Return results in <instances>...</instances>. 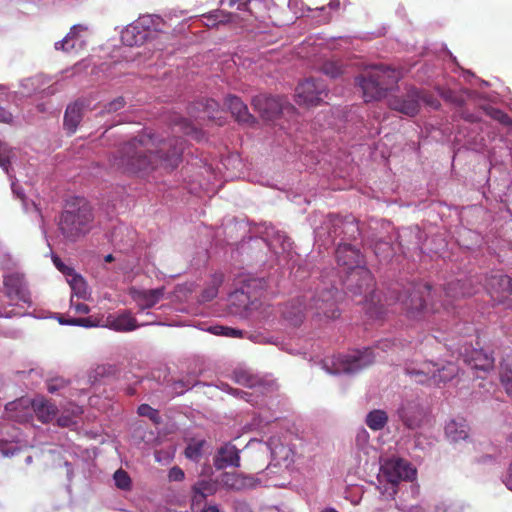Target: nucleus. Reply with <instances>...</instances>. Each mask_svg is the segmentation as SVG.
<instances>
[{"label": "nucleus", "mask_w": 512, "mask_h": 512, "mask_svg": "<svg viewBox=\"0 0 512 512\" xmlns=\"http://www.w3.org/2000/svg\"><path fill=\"white\" fill-rule=\"evenodd\" d=\"M394 342L391 340L380 341L375 349L365 347L362 350H353L344 355L327 357L320 363L321 368L331 375L354 374L369 366L378 356V350L386 351Z\"/></svg>", "instance_id": "20e7f679"}, {"label": "nucleus", "mask_w": 512, "mask_h": 512, "mask_svg": "<svg viewBox=\"0 0 512 512\" xmlns=\"http://www.w3.org/2000/svg\"><path fill=\"white\" fill-rule=\"evenodd\" d=\"M488 113L494 120L498 121L499 123L508 127H512V118L504 111L491 108Z\"/></svg>", "instance_id": "09e8293b"}, {"label": "nucleus", "mask_w": 512, "mask_h": 512, "mask_svg": "<svg viewBox=\"0 0 512 512\" xmlns=\"http://www.w3.org/2000/svg\"><path fill=\"white\" fill-rule=\"evenodd\" d=\"M405 371L417 383L439 385L452 380L458 369L453 363L440 365L433 362H424L419 367L408 366Z\"/></svg>", "instance_id": "9b49d317"}, {"label": "nucleus", "mask_w": 512, "mask_h": 512, "mask_svg": "<svg viewBox=\"0 0 512 512\" xmlns=\"http://www.w3.org/2000/svg\"><path fill=\"white\" fill-rule=\"evenodd\" d=\"M424 103L433 109H438L440 107V102L434 98L432 95H428L421 91L420 104Z\"/></svg>", "instance_id": "052dcab7"}, {"label": "nucleus", "mask_w": 512, "mask_h": 512, "mask_svg": "<svg viewBox=\"0 0 512 512\" xmlns=\"http://www.w3.org/2000/svg\"><path fill=\"white\" fill-rule=\"evenodd\" d=\"M336 294L337 289L334 286L323 287L319 282L314 290L305 291L288 301L282 309V316L294 327L300 326L309 312L318 319H336L340 316L339 308L336 306Z\"/></svg>", "instance_id": "7ed1b4c3"}, {"label": "nucleus", "mask_w": 512, "mask_h": 512, "mask_svg": "<svg viewBox=\"0 0 512 512\" xmlns=\"http://www.w3.org/2000/svg\"><path fill=\"white\" fill-rule=\"evenodd\" d=\"M111 241L114 244H119L121 242L124 243V249H128L133 246L135 241V232L132 230H129L124 225L117 226L112 234H111Z\"/></svg>", "instance_id": "c9c22d12"}, {"label": "nucleus", "mask_w": 512, "mask_h": 512, "mask_svg": "<svg viewBox=\"0 0 512 512\" xmlns=\"http://www.w3.org/2000/svg\"><path fill=\"white\" fill-rule=\"evenodd\" d=\"M314 68L330 78H337L343 72V65L334 57H327L323 54L314 64Z\"/></svg>", "instance_id": "473e14b6"}, {"label": "nucleus", "mask_w": 512, "mask_h": 512, "mask_svg": "<svg viewBox=\"0 0 512 512\" xmlns=\"http://www.w3.org/2000/svg\"><path fill=\"white\" fill-rule=\"evenodd\" d=\"M83 116V103L76 101L69 104L64 114V129L69 133L73 134L76 132L79 123Z\"/></svg>", "instance_id": "7c9ffc66"}, {"label": "nucleus", "mask_w": 512, "mask_h": 512, "mask_svg": "<svg viewBox=\"0 0 512 512\" xmlns=\"http://www.w3.org/2000/svg\"><path fill=\"white\" fill-rule=\"evenodd\" d=\"M113 480L115 486L120 490L129 491L132 487V480L129 474L121 468L114 472Z\"/></svg>", "instance_id": "79ce46f5"}, {"label": "nucleus", "mask_w": 512, "mask_h": 512, "mask_svg": "<svg viewBox=\"0 0 512 512\" xmlns=\"http://www.w3.org/2000/svg\"><path fill=\"white\" fill-rule=\"evenodd\" d=\"M150 34H121L122 42L127 46L143 43Z\"/></svg>", "instance_id": "3c124183"}, {"label": "nucleus", "mask_w": 512, "mask_h": 512, "mask_svg": "<svg viewBox=\"0 0 512 512\" xmlns=\"http://www.w3.org/2000/svg\"><path fill=\"white\" fill-rule=\"evenodd\" d=\"M232 379L239 385L252 389L253 391H243L231 387L227 383H221L220 389L250 403L252 406L260 405L259 394L266 395L275 390L276 384L273 381L264 380L250 368L239 366L232 372Z\"/></svg>", "instance_id": "0eeeda50"}, {"label": "nucleus", "mask_w": 512, "mask_h": 512, "mask_svg": "<svg viewBox=\"0 0 512 512\" xmlns=\"http://www.w3.org/2000/svg\"><path fill=\"white\" fill-rule=\"evenodd\" d=\"M184 478H185V473L180 467L173 466L172 468L169 469V472H168L169 481L180 482V481H183Z\"/></svg>", "instance_id": "6e6d98bb"}, {"label": "nucleus", "mask_w": 512, "mask_h": 512, "mask_svg": "<svg viewBox=\"0 0 512 512\" xmlns=\"http://www.w3.org/2000/svg\"><path fill=\"white\" fill-rule=\"evenodd\" d=\"M401 76L399 70L379 64L367 67L355 80L362 91L364 101L371 102L386 97L387 92L397 85Z\"/></svg>", "instance_id": "39448f33"}, {"label": "nucleus", "mask_w": 512, "mask_h": 512, "mask_svg": "<svg viewBox=\"0 0 512 512\" xmlns=\"http://www.w3.org/2000/svg\"><path fill=\"white\" fill-rule=\"evenodd\" d=\"M221 3L229 7L236 6L237 10L246 12L248 17L243 18L245 21H249V17H254L260 22L273 18L272 15L267 14L265 0H222Z\"/></svg>", "instance_id": "dca6fc26"}, {"label": "nucleus", "mask_w": 512, "mask_h": 512, "mask_svg": "<svg viewBox=\"0 0 512 512\" xmlns=\"http://www.w3.org/2000/svg\"><path fill=\"white\" fill-rule=\"evenodd\" d=\"M360 236L358 223L352 215L340 217L336 214H329L321 227L315 230L316 242L327 248L334 244L337 238L341 240H355Z\"/></svg>", "instance_id": "6e6552de"}, {"label": "nucleus", "mask_w": 512, "mask_h": 512, "mask_svg": "<svg viewBox=\"0 0 512 512\" xmlns=\"http://www.w3.org/2000/svg\"><path fill=\"white\" fill-rule=\"evenodd\" d=\"M397 416L407 429L415 430L424 424L427 411L418 400H406L398 407Z\"/></svg>", "instance_id": "2eb2a0df"}, {"label": "nucleus", "mask_w": 512, "mask_h": 512, "mask_svg": "<svg viewBox=\"0 0 512 512\" xmlns=\"http://www.w3.org/2000/svg\"><path fill=\"white\" fill-rule=\"evenodd\" d=\"M268 250L275 256L278 263L292 259V242L284 232L269 227L265 231V237L260 238Z\"/></svg>", "instance_id": "ddd939ff"}, {"label": "nucleus", "mask_w": 512, "mask_h": 512, "mask_svg": "<svg viewBox=\"0 0 512 512\" xmlns=\"http://www.w3.org/2000/svg\"><path fill=\"white\" fill-rule=\"evenodd\" d=\"M225 104L239 123L247 125L254 123V117L249 113L246 104L239 97L229 95L226 97Z\"/></svg>", "instance_id": "cd10ccee"}, {"label": "nucleus", "mask_w": 512, "mask_h": 512, "mask_svg": "<svg viewBox=\"0 0 512 512\" xmlns=\"http://www.w3.org/2000/svg\"><path fill=\"white\" fill-rule=\"evenodd\" d=\"M476 277H466L448 282L444 287L445 297L450 300H456L472 296L480 290Z\"/></svg>", "instance_id": "6ab92c4d"}, {"label": "nucleus", "mask_w": 512, "mask_h": 512, "mask_svg": "<svg viewBox=\"0 0 512 512\" xmlns=\"http://www.w3.org/2000/svg\"><path fill=\"white\" fill-rule=\"evenodd\" d=\"M184 147L181 137L162 139L145 132L124 143L110 165L127 174H146L158 166L174 169L181 161Z\"/></svg>", "instance_id": "f03ea898"}, {"label": "nucleus", "mask_w": 512, "mask_h": 512, "mask_svg": "<svg viewBox=\"0 0 512 512\" xmlns=\"http://www.w3.org/2000/svg\"><path fill=\"white\" fill-rule=\"evenodd\" d=\"M81 34H66V36L55 43L56 50H63L65 52L78 51L83 46V40L80 37Z\"/></svg>", "instance_id": "e433bc0d"}, {"label": "nucleus", "mask_w": 512, "mask_h": 512, "mask_svg": "<svg viewBox=\"0 0 512 512\" xmlns=\"http://www.w3.org/2000/svg\"><path fill=\"white\" fill-rule=\"evenodd\" d=\"M72 296H76L78 299H85L87 297V289L84 279L77 274H74L69 280Z\"/></svg>", "instance_id": "a19ab883"}, {"label": "nucleus", "mask_w": 512, "mask_h": 512, "mask_svg": "<svg viewBox=\"0 0 512 512\" xmlns=\"http://www.w3.org/2000/svg\"><path fill=\"white\" fill-rule=\"evenodd\" d=\"M198 511H201V512H220L218 506L216 504H210V505H205V506H201L200 509H198Z\"/></svg>", "instance_id": "774afa93"}, {"label": "nucleus", "mask_w": 512, "mask_h": 512, "mask_svg": "<svg viewBox=\"0 0 512 512\" xmlns=\"http://www.w3.org/2000/svg\"><path fill=\"white\" fill-rule=\"evenodd\" d=\"M388 423V415L384 410L374 409L365 417V424L373 431L382 430Z\"/></svg>", "instance_id": "f704fd0d"}, {"label": "nucleus", "mask_w": 512, "mask_h": 512, "mask_svg": "<svg viewBox=\"0 0 512 512\" xmlns=\"http://www.w3.org/2000/svg\"><path fill=\"white\" fill-rule=\"evenodd\" d=\"M57 424L60 427H71L76 424V421L70 415H60L57 418Z\"/></svg>", "instance_id": "e2e57ef3"}, {"label": "nucleus", "mask_w": 512, "mask_h": 512, "mask_svg": "<svg viewBox=\"0 0 512 512\" xmlns=\"http://www.w3.org/2000/svg\"><path fill=\"white\" fill-rule=\"evenodd\" d=\"M464 361L474 370L489 372L494 368L495 359L491 352L483 349H472L464 356Z\"/></svg>", "instance_id": "a878e982"}, {"label": "nucleus", "mask_w": 512, "mask_h": 512, "mask_svg": "<svg viewBox=\"0 0 512 512\" xmlns=\"http://www.w3.org/2000/svg\"><path fill=\"white\" fill-rule=\"evenodd\" d=\"M435 512H463V506L458 502L443 500L435 506Z\"/></svg>", "instance_id": "49530a36"}, {"label": "nucleus", "mask_w": 512, "mask_h": 512, "mask_svg": "<svg viewBox=\"0 0 512 512\" xmlns=\"http://www.w3.org/2000/svg\"><path fill=\"white\" fill-rule=\"evenodd\" d=\"M92 220L90 206L83 204L77 210H65L61 214L59 230L67 240L75 241L90 230Z\"/></svg>", "instance_id": "9d476101"}, {"label": "nucleus", "mask_w": 512, "mask_h": 512, "mask_svg": "<svg viewBox=\"0 0 512 512\" xmlns=\"http://www.w3.org/2000/svg\"><path fill=\"white\" fill-rule=\"evenodd\" d=\"M105 326L119 332L132 331L138 327L136 319L127 310L109 314L106 317Z\"/></svg>", "instance_id": "bb28decb"}, {"label": "nucleus", "mask_w": 512, "mask_h": 512, "mask_svg": "<svg viewBox=\"0 0 512 512\" xmlns=\"http://www.w3.org/2000/svg\"><path fill=\"white\" fill-rule=\"evenodd\" d=\"M267 281L264 278H248L240 289H237L230 295L232 302L235 300L241 302L246 311H259L263 306L261 299H266Z\"/></svg>", "instance_id": "f8f14e48"}, {"label": "nucleus", "mask_w": 512, "mask_h": 512, "mask_svg": "<svg viewBox=\"0 0 512 512\" xmlns=\"http://www.w3.org/2000/svg\"><path fill=\"white\" fill-rule=\"evenodd\" d=\"M206 445V441L203 439L191 440L185 448V456L191 461L199 462L203 456V448Z\"/></svg>", "instance_id": "4c0bfd02"}, {"label": "nucleus", "mask_w": 512, "mask_h": 512, "mask_svg": "<svg viewBox=\"0 0 512 512\" xmlns=\"http://www.w3.org/2000/svg\"><path fill=\"white\" fill-rule=\"evenodd\" d=\"M338 269L324 272L321 277L323 287L337 289L336 301L340 296L338 285L345 287L353 295L362 296L358 302L363 304L371 317L382 318L388 310L385 306L398 304L405 316L410 320H425L430 313H437L440 307L447 309L445 304L438 306L427 301L432 300V288L427 283H411L403 290L393 287L384 301L376 293L374 278L363 265L360 250L350 243L340 242L335 250Z\"/></svg>", "instance_id": "f257e3e1"}, {"label": "nucleus", "mask_w": 512, "mask_h": 512, "mask_svg": "<svg viewBox=\"0 0 512 512\" xmlns=\"http://www.w3.org/2000/svg\"><path fill=\"white\" fill-rule=\"evenodd\" d=\"M125 101L123 97H118L108 104L105 105L104 109L102 110V113H112L117 112L118 110L124 108Z\"/></svg>", "instance_id": "603ef678"}, {"label": "nucleus", "mask_w": 512, "mask_h": 512, "mask_svg": "<svg viewBox=\"0 0 512 512\" xmlns=\"http://www.w3.org/2000/svg\"><path fill=\"white\" fill-rule=\"evenodd\" d=\"M470 427L466 419L458 417L451 419L445 426V434L451 442L466 440L469 437Z\"/></svg>", "instance_id": "c756f323"}, {"label": "nucleus", "mask_w": 512, "mask_h": 512, "mask_svg": "<svg viewBox=\"0 0 512 512\" xmlns=\"http://www.w3.org/2000/svg\"><path fill=\"white\" fill-rule=\"evenodd\" d=\"M65 386V381L63 379H55L50 381L47 384V391L51 394L56 393L58 390Z\"/></svg>", "instance_id": "680f3d73"}, {"label": "nucleus", "mask_w": 512, "mask_h": 512, "mask_svg": "<svg viewBox=\"0 0 512 512\" xmlns=\"http://www.w3.org/2000/svg\"><path fill=\"white\" fill-rule=\"evenodd\" d=\"M273 460L279 462H293L294 451L291 447L280 443L275 438H270L267 442Z\"/></svg>", "instance_id": "72a5a7b5"}, {"label": "nucleus", "mask_w": 512, "mask_h": 512, "mask_svg": "<svg viewBox=\"0 0 512 512\" xmlns=\"http://www.w3.org/2000/svg\"><path fill=\"white\" fill-rule=\"evenodd\" d=\"M163 24L158 15H142L130 26L135 32H162Z\"/></svg>", "instance_id": "2f4dec72"}, {"label": "nucleus", "mask_w": 512, "mask_h": 512, "mask_svg": "<svg viewBox=\"0 0 512 512\" xmlns=\"http://www.w3.org/2000/svg\"><path fill=\"white\" fill-rule=\"evenodd\" d=\"M485 289L492 299L502 302L512 295V279L501 272H494L486 278Z\"/></svg>", "instance_id": "a211bd4d"}, {"label": "nucleus", "mask_w": 512, "mask_h": 512, "mask_svg": "<svg viewBox=\"0 0 512 512\" xmlns=\"http://www.w3.org/2000/svg\"><path fill=\"white\" fill-rule=\"evenodd\" d=\"M223 274L216 273L213 275L211 284L206 287L201 294V301L208 302L213 300L218 295V288L223 282Z\"/></svg>", "instance_id": "58836bf2"}, {"label": "nucleus", "mask_w": 512, "mask_h": 512, "mask_svg": "<svg viewBox=\"0 0 512 512\" xmlns=\"http://www.w3.org/2000/svg\"><path fill=\"white\" fill-rule=\"evenodd\" d=\"M370 435L365 428H359L355 436V444L357 448L368 454L370 449Z\"/></svg>", "instance_id": "c03bdc74"}, {"label": "nucleus", "mask_w": 512, "mask_h": 512, "mask_svg": "<svg viewBox=\"0 0 512 512\" xmlns=\"http://www.w3.org/2000/svg\"><path fill=\"white\" fill-rule=\"evenodd\" d=\"M240 450L231 442L220 446L213 459L216 470H224L229 467H240Z\"/></svg>", "instance_id": "4be33fe9"}, {"label": "nucleus", "mask_w": 512, "mask_h": 512, "mask_svg": "<svg viewBox=\"0 0 512 512\" xmlns=\"http://www.w3.org/2000/svg\"><path fill=\"white\" fill-rule=\"evenodd\" d=\"M70 308L78 314H88L90 312L89 306L79 302L78 300H75L74 296H71Z\"/></svg>", "instance_id": "4d7b16f0"}, {"label": "nucleus", "mask_w": 512, "mask_h": 512, "mask_svg": "<svg viewBox=\"0 0 512 512\" xmlns=\"http://www.w3.org/2000/svg\"><path fill=\"white\" fill-rule=\"evenodd\" d=\"M164 296V288H156L151 290L137 291L133 294L139 312L154 307Z\"/></svg>", "instance_id": "c85d7f7f"}, {"label": "nucleus", "mask_w": 512, "mask_h": 512, "mask_svg": "<svg viewBox=\"0 0 512 512\" xmlns=\"http://www.w3.org/2000/svg\"><path fill=\"white\" fill-rule=\"evenodd\" d=\"M51 257H52V261H53L54 265L61 273H63L64 275H67V276H71V277L75 274L74 269L65 265L57 255L52 253Z\"/></svg>", "instance_id": "864d4df0"}, {"label": "nucleus", "mask_w": 512, "mask_h": 512, "mask_svg": "<svg viewBox=\"0 0 512 512\" xmlns=\"http://www.w3.org/2000/svg\"><path fill=\"white\" fill-rule=\"evenodd\" d=\"M11 189H12L13 194L16 197H18L19 199H21V201L23 202V207H24L25 211H28L29 207L25 201V195H24L23 189L16 183L15 180L11 181Z\"/></svg>", "instance_id": "bf43d9fd"}, {"label": "nucleus", "mask_w": 512, "mask_h": 512, "mask_svg": "<svg viewBox=\"0 0 512 512\" xmlns=\"http://www.w3.org/2000/svg\"><path fill=\"white\" fill-rule=\"evenodd\" d=\"M502 482L508 490L512 491V460L508 467L507 473L503 476Z\"/></svg>", "instance_id": "0e129e2a"}, {"label": "nucleus", "mask_w": 512, "mask_h": 512, "mask_svg": "<svg viewBox=\"0 0 512 512\" xmlns=\"http://www.w3.org/2000/svg\"><path fill=\"white\" fill-rule=\"evenodd\" d=\"M11 154V150H8L5 145L0 144V167L9 175L10 178H12L9 172Z\"/></svg>", "instance_id": "de8ad7c7"}, {"label": "nucleus", "mask_w": 512, "mask_h": 512, "mask_svg": "<svg viewBox=\"0 0 512 512\" xmlns=\"http://www.w3.org/2000/svg\"><path fill=\"white\" fill-rule=\"evenodd\" d=\"M438 94L447 102H450L456 106H463L465 104V99L462 95H459L455 91L451 89L438 88Z\"/></svg>", "instance_id": "37998d69"}, {"label": "nucleus", "mask_w": 512, "mask_h": 512, "mask_svg": "<svg viewBox=\"0 0 512 512\" xmlns=\"http://www.w3.org/2000/svg\"><path fill=\"white\" fill-rule=\"evenodd\" d=\"M61 325L79 326L84 328H91L95 323L90 318H65L63 316L58 318Z\"/></svg>", "instance_id": "a18cd8bd"}, {"label": "nucleus", "mask_w": 512, "mask_h": 512, "mask_svg": "<svg viewBox=\"0 0 512 512\" xmlns=\"http://www.w3.org/2000/svg\"><path fill=\"white\" fill-rule=\"evenodd\" d=\"M8 417L19 423L29 422L36 415L42 423L50 422L57 414V407L44 400L21 398L6 405Z\"/></svg>", "instance_id": "1a4fd4ad"}, {"label": "nucleus", "mask_w": 512, "mask_h": 512, "mask_svg": "<svg viewBox=\"0 0 512 512\" xmlns=\"http://www.w3.org/2000/svg\"><path fill=\"white\" fill-rule=\"evenodd\" d=\"M500 383L504 387L509 383H512V370L506 369L500 374Z\"/></svg>", "instance_id": "69168bd1"}, {"label": "nucleus", "mask_w": 512, "mask_h": 512, "mask_svg": "<svg viewBox=\"0 0 512 512\" xmlns=\"http://www.w3.org/2000/svg\"><path fill=\"white\" fill-rule=\"evenodd\" d=\"M416 475V468L407 460L399 457L384 459L380 462L377 489L383 498L393 499L400 482L413 481Z\"/></svg>", "instance_id": "423d86ee"}, {"label": "nucleus", "mask_w": 512, "mask_h": 512, "mask_svg": "<svg viewBox=\"0 0 512 512\" xmlns=\"http://www.w3.org/2000/svg\"><path fill=\"white\" fill-rule=\"evenodd\" d=\"M328 96L327 86L323 80L309 78L296 88V101L299 105H318Z\"/></svg>", "instance_id": "4468645a"}, {"label": "nucleus", "mask_w": 512, "mask_h": 512, "mask_svg": "<svg viewBox=\"0 0 512 512\" xmlns=\"http://www.w3.org/2000/svg\"><path fill=\"white\" fill-rule=\"evenodd\" d=\"M217 492V484L212 480L201 479L195 482L191 487V509L198 512V509L204 504L207 497Z\"/></svg>", "instance_id": "393cba45"}, {"label": "nucleus", "mask_w": 512, "mask_h": 512, "mask_svg": "<svg viewBox=\"0 0 512 512\" xmlns=\"http://www.w3.org/2000/svg\"><path fill=\"white\" fill-rule=\"evenodd\" d=\"M137 412L140 416L148 417L150 420H152L155 423L159 422L160 416L158 410L152 408L148 404H141Z\"/></svg>", "instance_id": "8fccbe9b"}, {"label": "nucleus", "mask_w": 512, "mask_h": 512, "mask_svg": "<svg viewBox=\"0 0 512 512\" xmlns=\"http://www.w3.org/2000/svg\"><path fill=\"white\" fill-rule=\"evenodd\" d=\"M235 17L236 16L231 15V14L224 15L221 12H215L214 14H210V15L205 17V19H206L205 25L208 28H217V29H219L220 25L224 24L225 22H233V21H235Z\"/></svg>", "instance_id": "ea45409f"}, {"label": "nucleus", "mask_w": 512, "mask_h": 512, "mask_svg": "<svg viewBox=\"0 0 512 512\" xmlns=\"http://www.w3.org/2000/svg\"><path fill=\"white\" fill-rule=\"evenodd\" d=\"M12 120V114L8 110L0 106V122L11 123Z\"/></svg>", "instance_id": "338daca9"}, {"label": "nucleus", "mask_w": 512, "mask_h": 512, "mask_svg": "<svg viewBox=\"0 0 512 512\" xmlns=\"http://www.w3.org/2000/svg\"><path fill=\"white\" fill-rule=\"evenodd\" d=\"M21 432L13 425L7 424L0 428V453L9 457L20 450Z\"/></svg>", "instance_id": "5701e85b"}, {"label": "nucleus", "mask_w": 512, "mask_h": 512, "mask_svg": "<svg viewBox=\"0 0 512 512\" xmlns=\"http://www.w3.org/2000/svg\"><path fill=\"white\" fill-rule=\"evenodd\" d=\"M421 90L417 88H410L405 95L396 96L389 99V106L391 109L409 116H415L420 109Z\"/></svg>", "instance_id": "f3484780"}, {"label": "nucleus", "mask_w": 512, "mask_h": 512, "mask_svg": "<svg viewBox=\"0 0 512 512\" xmlns=\"http://www.w3.org/2000/svg\"><path fill=\"white\" fill-rule=\"evenodd\" d=\"M219 481L224 488L233 491L253 489L262 484L261 480L257 477L236 472L222 473Z\"/></svg>", "instance_id": "aec40b11"}, {"label": "nucleus", "mask_w": 512, "mask_h": 512, "mask_svg": "<svg viewBox=\"0 0 512 512\" xmlns=\"http://www.w3.org/2000/svg\"><path fill=\"white\" fill-rule=\"evenodd\" d=\"M198 105L204 108L207 117H211L210 114L218 108V103L213 99H203Z\"/></svg>", "instance_id": "13d9d810"}, {"label": "nucleus", "mask_w": 512, "mask_h": 512, "mask_svg": "<svg viewBox=\"0 0 512 512\" xmlns=\"http://www.w3.org/2000/svg\"><path fill=\"white\" fill-rule=\"evenodd\" d=\"M397 508L402 512H428V507L423 504L407 505L400 503L397 504Z\"/></svg>", "instance_id": "5fc2aeb1"}, {"label": "nucleus", "mask_w": 512, "mask_h": 512, "mask_svg": "<svg viewBox=\"0 0 512 512\" xmlns=\"http://www.w3.org/2000/svg\"><path fill=\"white\" fill-rule=\"evenodd\" d=\"M5 294L9 298V304L27 302L28 294L22 276L13 273L4 277Z\"/></svg>", "instance_id": "b1692460"}, {"label": "nucleus", "mask_w": 512, "mask_h": 512, "mask_svg": "<svg viewBox=\"0 0 512 512\" xmlns=\"http://www.w3.org/2000/svg\"><path fill=\"white\" fill-rule=\"evenodd\" d=\"M252 104L265 120H273L284 111V101L278 96L258 95Z\"/></svg>", "instance_id": "412c9836"}]
</instances>
